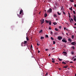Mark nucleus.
Segmentation results:
<instances>
[{
    "label": "nucleus",
    "instance_id": "nucleus-48",
    "mask_svg": "<svg viewBox=\"0 0 76 76\" xmlns=\"http://www.w3.org/2000/svg\"><path fill=\"white\" fill-rule=\"evenodd\" d=\"M45 51H48V49H45Z\"/></svg>",
    "mask_w": 76,
    "mask_h": 76
},
{
    "label": "nucleus",
    "instance_id": "nucleus-23",
    "mask_svg": "<svg viewBox=\"0 0 76 76\" xmlns=\"http://www.w3.org/2000/svg\"><path fill=\"white\" fill-rule=\"evenodd\" d=\"M45 22L46 23H48L49 22L47 20H45Z\"/></svg>",
    "mask_w": 76,
    "mask_h": 76
},
{
    "label": "nucleus",
    "instance_id": "nucleus-36",
    "mask_svg": "<svg viewBox=\"0 0 76 76\" xmlns=\"http://www.w3.org/2000/svg\"><path fill=\"white\" fill-rule=\"evenodd\" d=\"M73 13L75 15L76 14V12H75V11H73Z\"/></svg>",
    "mask_w": 76,
    "mask_h": 76
},
{
    "label": "nucleus",
    "instance_id": "nucleus-29",
    "mask_svg": "<svg viewBox=\"0 0 76 76\" xmlns=\"http://www.w3.org/2000/svg\"><path fill=\"white\" fill-rule=\"evenodd\" d=\"M72 38L73 39L74 38V35H72Z\"/></svg>",
    "mask_w": 76,
    "mask_h": 76
},
{
    "label": "nucleus",
    "instance_id": "nucleus-63",
    "mask_svg": "<svg viewBox=\"0 0 76 76\" xmlns=\"http://www.w3.org/2000/svg\"><path fill=\"white\" fill-rule=\"evenodd\" d=\"M71 67H73V68L74 67H73V66H71Z\"/></svg>",
    "mask_w": 76,
    "mask_h": 76
},
{
    "label": "nucleus",
    "instance_id": "nucleus-3",
    "mask_svg": "<svg viewBox=\"0 0 76 76\" xmlns=\"http://www.w3.org/2000/svg\"><path fill=\"white\" fill-rule=\"evenodd\" d=\"M62 42H65V43H67V41L66 40V39H64L62 40Z\"/></svg>",
    "mask_w": 76,
    "mask_h": 76
},
{
    "label": "nucleus",
    "instance_id": "nucleus-37",
    "mask_svg": "<svg viewBox=\"0 0 76 76\" xmlns=\"http://www.w3.org/2000/svg\"><path fill=\"white\" fill-rule=\"evenodd\" d=\"M51 27H49V29H50V30H51Z\"/></svg>",
    "mask_w": 76,
    "mask_h": 76
},
{
    "label": "nucleus",
    "instance_id": "nucleus-51",
    "mask_svg": "<svg viewBox=\"0 0 76 76\" xmlns=\"http://www.w3.org/2000/svg\"><path fill=\"white\" fill-rule=\"evenodd\" d=\"M58 69H59V70H61V68H58Z\"/></svg>",
    "mask_w": 76,
    "mask_h": 76
},
{
    "label": "nucleus",
    "instance_id": "nucleus-22",
    "mask_svg": "<svg viewBox=\"0 0 76 76\" xmlns=\"http://www.w3.org/2000/svg\"><path fill=\"white\" fill-rule=\"evenodd\" d=\"M54 9H55V10H56V9H57V7H56V6H55L54 8Z\"/></svg>",
    "mask_w": 76,
    "mask_h": 76
},
{
    "label": "nucleus",
    "instance_id": "nucleus-21",
    "mask_svg": "<svg viewBox=\"0 0 76 76\" xmlns=\"http://www.w3.org/2000/svg\"><path fill=\"white\" fill-rule=\"evenodd\" d=\"M57 23L56 22L53 23V24H54V25H57Z\"/></svg>",
    "mask_w": 76,
    "mask_h": 76
},
{
    "label": "nucleus",
    "instance_id": "nucleus-16",
    "mask_svg": "<svg viewBox=\"0 0 76 76\" xmlns=\"http://www.w3.org/2000/svg\"><path fill=\"white\" fill-rule=\"evenodd\" d=\"M62 12H63V15H66V13H65V12H64V11H62Z\"/></svg>",
    "mask_w": 76,
    "mask_h": 76
},
{
    "label": "nucleus",
    "instance_id": "nucleus-11",
    "mask_svg": "<svg viewBox=\"0 0 76 76\" xmlns=\"http://www.w3.org/2000/svg\"><path fill=\"white\" fill-rule=\"evenodd\" d=\"M63 54H64L65 55V56L67 55V53H66V52L64 51L63 52Z\"/></svg>",
    "mask_w": 76,
    "mask_h": 76
},
{
    "label": "nucleus",
    "instance_id": "nucleus-45",
    "mask_svg": "<svg viewBox=\"0 0 76 76\" xmlns=\"http://www.w3.org/2000/svg\"><path fill=\"white\" fill-rule=\"evenodd\" d=\"M59 29H61V26H59Z\"/></svg>",
    "mask_w": 76,
    "mask_h": 76
},
{
    "label": "nucleus",
    "instance_id": "nucleus-30",
    "mask_svg": "<svg viewBox=\"0 0 76 76\" xmlns=\"http://www.w3.org/2000/svg\"><path fill=\"white\" fill-rule=\"evenodd\" d=\"M72 49H73L74 50H75V48L74 46L72 47Z\"/></svg>",
    "mask_w": 76,
    "mask_h": 76
},
{
    "label": "nucleus",
    "instance_id": "nucleus-50",
    "mask_svg": "<svg viewBox=\"0 0 76 76\" xmlns=\"http://www.w3.org/2000/svg\"><path fill=\"white\" fill-rule=\"evenodd\" d=\"M40 52V51L39 50L38 51V53H39Z\"/></svg>",
    "mask_w": 76,
    "mask_h": 76
},
{
    "label": "nucleus",
    "instance_id": "nucleus-49",
    "mask_svg": "<svg viewBox=\"0 0 76 76\" xmlns=\"http://www.w3.org/2000/svg\"><path fill=\"white\" fill-rule=\"evenodd\" d=\"M63 7H61V10H63Z\"/></svg>",
    "mask_w": 76,
    "mask_h": 76
},
{
    "label": "nucleus",
    "instance_id": "nucleus-33",
    "mask_svg": "<svg viewBox=\"0 0 76 76\" xmlns=\"http://www.w3.org/2000/svg\"><path fill=\"white\" fill-rule=\"evenodd\" d=\"M23 42L21 43V45L22 46V47H23Z\"/></svg>",
    "mask_w": 76,
    "mask_h": 76
},
{
    "label": "nucleus",
    "instance_id": "nucleus-40",
    "mask_svg": "<svg viewBox=\"0 0 76 76\" xmlns=\"http://www.w3.org/2000/svg\"><path fill=\"white\" fill-rule=\"evenodd\" d=\"M71 21H73V19L72 18H71Z\"/></svg>",
    "mask_w": 76,
    "mask_h": 76
},
{
    "label": "nucleus",
    "instance_id": "nucleus-53",
    "mask_svg": "<svg viewBox=\"0 0 76 76\" xmlns=\"http://www.w3.org/2000/svg\"><path fill=\"white\" fill-rule=\"evenodd\" d=\"M31 48H32V45H31Z\"/></svg>",
    "mask_w": 76,
    "mask_h": 76
},
{
    "label": "nucleus",
    "instance_id": "nucleus-10",
    "mask_svg": "<svg viewBox=\"0 0 76 76\" xmlns=\"http://www.w3.org/2000/svg\"><path fill=\"white\" fill-rule=\"evenodd\" d=\"M53 16H54V18L57 17V15L56 14H53Z\"/></svg>",
    "mask_w": 76,
    "mask_h": 76
},
{
    "label": "nucleus",
    "instance_id": "nucleus-43",
    "mask_svg": "<svg viewBox=\"0 0 76 76\" xmlns=\"http://www.w3.org/2000/svg\"><path fill=\"white\" fill-rule=\"evenodd\" d=\"M63 3H65V0H63Z\"/></svg>",
    "mask_w": 76,
    "mask_h": 76
},
{
    "label": "nucleus",
    "instance_id": "nucleus-52",
    "mask_svg": "<svg viewBox=\"0 0 76 76\" xmlns=\"http://www.w3.org/2000/svg\"><path fill=\"white\" fill-rule=\"evenodd\" d=\"M74 6H75V7H76V4H75V5H74Z\"/></svg>",
    "mask_w": 76,
    "mask_h": 76
},
{
    "label": "nucleus",
    "instance_id": "nucleus-47",
    "mask_svg": "<svg viewBox=\"0 0 76 76\" xmlns=\"http://www.w3.org/2000/svg\"><path fill=\"white\" fill-rule=\"evenodd\" d=\"M69 63H73V61H71Z\"/></svg>",
    "mask_w": 76,
    "mask_h": 76
},
{
    "label": "nucleus",
    "instance_id": "nucleus-42",
    "mask_svg": "<svg viewBox=\"0 0 76 76\" xmlns=\"http://www.w3.org/2000/svg\"><path fill=\"white\" fill-rule=\"evenodd\" d=\"M54 48H51V50H54Z\"/></svg>",
    "mask_w": 76,
    "mask_h": 76
},
{
    "label": "nucleus",
    "instance_id": "nucleus-15",
    "mask_svg": "<svg viewBox=\"0 0 76 76\" xmlns=\"http://www.w3.org/2000/svg\"><path fill=\"white\" fill-rule=\"evenodd\" d=\"M49 25H51V21H50L49 22Z\"/></svg>",
    "mask_w": 76,
    "mask_h": 76
},
{
    "label": "nucleus",
    "instance_id": "nucleus-64",
    "mask_svg": "<svg viewBox=\"0 0 76 76\" xmlns=\"http://www.w3.org/2000/svg\"><path fill=\"white\" fill-rule=\"evenodd\" d=\"M69 18H71V16H70V15H69Z\"/></svg>",
    "mask_w": 76,
    "mask_h": 76
},
{
    "label": "nucleus",
    "instance_id": "nucleus-19",
    "mask_svg": "<svg viewBox=\"0 0 76 76\" xmlns=\"http://www.w3.org/2000/svg\"><path fill=\"white\" fill-rule=\"evenodd\" d=\"M69 9L72 11L73 10V9H72V7H71V8H69Z\"/></svg>",
    "mask_w": 76,
    "mask_h": 76
},
{
    "label": "nucleus",
    "instance_id": "nucleus-14",
    "mask_svg": "<svg viewBox=\"0 0 76 76\" xmlns=\"http://www.w3.org/2000/svg\"><path fill=\"white\" fill-rule=\"evenodd\" d=\"M22 12H23V10H22L20 11V15H21V13H22Z\"/></svg>",
    "mask_w": 76,
    "mask_h": 76
},
{
    "label": "nucleus",
    "instance_id": "nucleus-60",
    "mask_svg": "<svg viewBox=\"0 0 76 76\" xmlns=\"http://www.w3.org/2000/svg\"><path fill=\"white\" fill-rule=\"evenodd\" d=\"M56 20H58V19H56Z\"/></svg>",
    "mask_w": 76,
    "mask_h": 76
},
{
    "label": "nucleus",
    "instance_id": "nucleus-27",
    "mask_svg": "<svg viewBox=\"0 0 76 76\" xmlns=\"http://www.w3.org/2000/svg\"><path fill=\"white\" fill-rule=\"evenodd\" d=\"M70 1H71V2H72V3H73L74 1H73V0H70Z\"/></svg>",
    "mask_w": 76,
    "mask_h": 76
},
{
    "label": "nucleus",
    "instance_id": "nucleus-58",
    "mask_svg": "<svg viewBox=\"0 0 76 76\" xmlns=\"http://www.w3.org/2000/svg\"><path fill=\"white\" fill-rule=\"evenodd\" d=\"M55 64H58V63H56Z\"/></svg>",
    "mask_w": 76,
    "mask_h": 76
},
{
    "label": "nucleus",
    "instance_id": "nucleus-44",
    "mask_svg": "<svg viewBox=\"0 0 76 76\" xmlns=\"http://www.w3.org/2000/svg\"><path fill=\"white\" fill-rule=\"evenodd\" d=\"M76 58H75L74 59V61H76Z\"/></svg>",
    "mask_w": 76,
    "mask_h": 76
},
{
    "label": "nucleus",
    "instance_id": "nucleus-34",
    "mask_svg": "<svg viewBox=\"0 0 76 76\" xmlns=\"http://www.w3.org/2000/svg\"><path fill=\"white\" fill-rule=\"evenodd\" d=\"M48 73L47 72L45 74L46 76H47L48 75Z\"/></svg>",
    "mask_w": 76,
    "mask_h": 76
},
{
    "label": "nucleus",
    "instance_id": "nucleus-9",
    "mask_svg": "<svg viewBox=\"0 0 76 76\" xmlns=\"http://www.w3.org/2000/svg\"><path fill=\"white\" fill-rule=\"evenodd\" d=\"M52 63H54V61H55V60H54V59L53 58H52Z\"/></svg>",
    "mask_w": 76,
    "mask_h": 76
},
{
    "label": "nucleus",
    "instance_id": "nucleus-32",
    "mask_svg": "<svg viewBox=\"0 0 76 76\" xmlns=\"http://www.w3.org/2000/svg\"><path fill=\"white\" fill-rule=\"evenodd\" d=\"M53 44H56V42H55L54 41H53Z\"/></svg>",
    "mask_w": 76,
    "mask_h": 76
},
{
    "label": "nucleus",
    "instance_id": "nucleus-6",
    "mask_svg": "<svg viewBox=\"0 0 76 76\" xmlns=\"http://www.w3.org/2000/svg\"><path fill=\"white\" fill-rule=\"evenodd\" d=\"M72 45H76V43L75 42H72L71 43Z\"/></svg>",
    "mask_w": 76,
    "mask_h": 76
},
{
    "label": "nucleus",
    "instance_id": "nucleus-57",
    "mask_svg": "<svg viewBox=\"0 0 76 76\" xmlns=\"http://www.w3.org/2000/svg\"><path fill=\"white\" fill-rule=\"evenodd\" d=\"M74 28H75V29H76V26H75V27H74Z\"/></svg>",
    "mask_w": 76,
    "mask_h": 76
},
{
    "label": "nucleus",
    "instance_id": "nucleus-7",
    "mask_svg": "<svg viewBox=\"0 0 76 76\" xmlns=\"http://www.w3.org/2000/svg\"><path fill=\"white\" fill-rule=\"evenodd\" d=\"M41 25H42L43 23H44V19H42L41 21Z\"/></svg>",
    "mask_w": 76,
    "mask_h": 76
},
{
    "label": "nucleus",
    "instance_id": "nucleus-54",
    "mask_svg": "<svg viewBox=\"0 0 76 76\" xmlns=\"http://www.w3.org/2000/svg\"><path fill=\"white\" fill-rule=\"evenodd\" d=\"M64 30H66V28H64Z\"/></svg>",
    "mask_w": 76,
    "mask_h": 76
},
{
    "label": "nucleus",
    "instance_id": "nucleus-1",
    "mask_svg": "<svg viewBox=\"0 0 76 76\" xmlns=\"http://www.w3.org/2000/svg\"><path fill=\"white\" fill-rule=\"evenodd\" d=\"M52 12V9L51 8H50L49 10H48V13H51Z\"/></svg>",
    "mask_w": 76,
    "mask_h": 76
},
{
    "label": "nucleus",
    "instance_id": "nucleus-38",
    "mask_svg": "<svg viewBox=\"0 0 76 76\" xmlns=\"http://www.w3.org/2000/svg\"><path fill=\"white\" fill-rule=\"evenodd\" d=\"M37 44L38 46H39V45H40V44H39L38 43H37Z\"/></svg>",
    "mask_w": 76,
    "mask_h": 76
},
{
    "label": "nucleus",
    "instance_id": "nucleus-59",
    "mask_svg": "<svg viewBox=\"0 0 76 76\" xmlns=\"http://www.w3.org/2000/svg\"><path fill=\"white\" fill-rule=\"evenodd\" d=\"M49 57H50V54L48 55Z\"/></svg>",
    "mask_w": 76,
    "mask_h": 76
},
{
    "label": "nucleus",
    "instance_id": "nucleus-12",
    "mask_svg": "<svg viewBox=\"0 0 76 76\" xmlns=\"http://www.w3.org/2000/svg\"><path fill=\"white\" fill-rule=\"evenodd\" d=\"M26 40H27V41H29V38H28V36H27L26 37Z\"/></svg>",
    "mask_w": 76,
    "mask_h": 76
},
{
    "label": "nucleus",
    "instance_id": "nucleus-20",
    "mask_svg": "<svg viewBox=\"0 0 76 76\" xmlns=\"http://www.w3.org/2000/svg\"><path fill=\"white\" fill-rule=\"evenodd\" d=\"M55 31H58V29H57L56 28H55Z\"/></svg>",
    "mask_w": 76,
    "mask_h": 76
},
{
    "label": "nucleus",
    "instance_id": "nucleus-28",
    "mask_svg": "<svg viewBox=\"0 0 76 76\" xmlns=\"http://www.w3.org/2000/svg\"><path fill=\"white\" fill-rule=\"evenodd\" d=\"M58 60H59V61H61V60H62V59H61L60 58H58Z\"/></svg>",
    "mask_w": 76,
    "mask_h": 76
},
{
    "label": "nucleus",
    "instance_id": "nucleus-5",
    "mask_svg": "<svg viewBox=\"0 0 76 76\" xmlns=\"http://www.w3.org/2000/svg\"><path fill=\"white\" fill-rule=\"evenodd\" d=\"M58 38L59 40H61L62 39V37L59 36L58 37Z\"/></svg>",
    "mask_w": 76,
    "mask_h": 76
},
{
    "label": "nucleus",
    "instance_id": "nucleus-8",
    "mask_svg": "<svg viewBox=\"0 0 76 76\" xmlns=\"http://www.w3.org/2000/svg\"><path fill=\"white\" fill-rule=\"evenodd\" d=\"M68 41H69L70 42H72V40L71 38H69L68 39Z\"/></svg>",
    "mask_w": 76,
    "mask_h": 76
},
{
    "label": "nucleus",
    "instance_id": "nucleus-35",
    "mask_svg": "<svg viewBox=\"0 0 76 76\" xmlns=\"http://www.w3.org/2000/svg\"><path fill=\"white\" fill-rule=\"evenodd\" d=\"M50 38L51 39H52V40H53L54 39V38H53V37H51Z\"/></svg>",
    "mask_w": 76,
    "mask_h": 76
},
{
    "label": "nucleus",
    "instance_id": "nucleus-4",
    "mask_svg": "<svg viewBox=\"0 0 76 76\" xmlns=\"http://www.w3.org/2000/svg\"><path fill=\"white\" fill-rule=\"evenodd\" d=\"M23 44H24V45H26L27 44H28V42H27V41H24V42H23Z\"/></svg>",
    "mask_w": 76,
    "mask_h": 76
},
{
    "label": "nucleus",
    "instance_id": "nucleus-18",
    "mask_svg": "<svg viewBox=\"0 0 76 76\" xmlns=\"http://www.w3.org/2000/svg\"><path fill=\"white\" fill-rule=\"evenodd\" d=\"M45 18H46V16H47V14L46 13L44 15Z\"/></svg>",
    "mask_w": 76,
    "mask_h": 76
},
{
    "label": "nucleus",
    "instance_id": "nucleus-56",
    "mask_svg": "<svg viewBox=\"0 0 76 76\" xmlns=\"http://www.w3.org/2000/svg\"><path fill=\"white\" fill-rule=\"evenodd\" d=\"M69 20H70V22H71V23H72V22L71 21V20L70 19H69Z\"/></svg>",
    "mask_w": 76,
    "mask_h": 76
},
{
    "label": "nucleus",
    "instance_id": "nucleus-2",
    "mask_svg": "<svg viewBox=\"0 0 76 76\" xmlns=\"http://www.w3.org/2000/svg\"><path fill=\"white\" fill-rule=\"evenodd\" d=\"M73 20H74L75 22H76V16H75V15H74Z\"/></svg>",
    "mask_w": 76,
    "mask_h": 76
},
{
    "label": "nucleus",
    "instance_id": "nucleus-55",
    "mask_svg": "<svg viewBox=\"0 0 76 76\" xmlns=\"http://www.w3.org/2000/svg\"><path fill=\"white\" fill-rule=\"evenodd\" d=\"M74 25H75V26H76V23H75L74 24Z\"/></svg>",
    "mask_w": 76,
    "mask_h": 76
},
{
    "label": "nucleus",
    "instance_id": "nucleus-24",
    "mask_svg": "<svg viewBox=\"0 0 76 76\" xmlns=\"http://www.w3.org/2000/svg\"><path fill=\"white\" fill-rule=\"evenodd\" d=\"M42 32V30H40L39 31V33H41V32Z\"/></svg>",
    "mask_w": 76,
    "mask_h": 76
},
{
    "label": "nucleus",
    "instance_id": "nucleus-39",
    "mask_svg": "<svg viewBox=\"0 0 76 76\" xmlns=\"http://www.w3.org/2000/svg\"><path fill=\"white\" fill-rule=\"evenodd\" d=\"M18 17H19V18H20V15H18Z\"/></svg>",
    "mask_w": 76,
    "mask_h": 76
},
{
    "label": "nucleus",
    "instance_id": "nucleus-46",
    "mask_svg": "<svg viewBox=\"0 0 76 76\" xmlns=\"http://www.w3.org/2000/svg\"><path fill=\"white\" fill-rule=\"evenodd\" d=\"M50 34H53V32L52 31H50Z\"/></svg>",
    "mask_w": 76,
    "mask_h": 76
},
{
    "label": "nucleus",
    "instance_id": "nucleus-17",
    "mask_svg": "<svg viewBox=\"0 0 76 76\" xmlns=\"http://www.w3.org/2000/svg\"><path fill=\"white\" fill-rule=\"evenodd\" d=\"M68 67V66H63V68H67Z\"/></svg>",
    "mask_w": 76,
    "mask_h": 76
},
{
    "label": "nucleus",
    "instance_id": "nucleus-31",
    "mask_svg": "<svg viewBox=\"0 0 76 76\" xmlns=\"http://www.w3.org/2000/svg\"><path fill=\"white\" fill-rule=\"evenodd\" d=\"M45 37L46 38H48V35H46Z\"/></svg>",
    "mask_w": 76,
    "mask_h": 76
},
{
    "label": "nucleus",
    "instance_id": "nucleus-25",
    "mask_svg": "<svg viewBox=\"0 0 76 76\" xmlns=\"http://www.w3.org/2000/svg\"><path fill=\"white\" fill-rule=\"evenodd\" d=\"M62 64H66V63H65L64 62V61H63L62 62Z\"/></svg>",
    "mask_w": 76,
    "mask_h": 76
},
{
    "label": "nucleus",
    "instance_id": "nucleus-26",
    "mask_svg": "<svg viewBox=\"0 0 76 76\" xmlns=\"http://www.w3.org/2000/svg\"><path fill=\"white\" fill-rule=\"evenodd\" d=\"M57 13L58 15H61V13H59V12H57Z\"/></svg>",
    "mask_w": 76,
    "mask_h": 76
},
{
    "label": "nucleus",
    "instance_id": "nucleus-61",
    "mask_svg": "<svg viewBox=\"0 0 76 76\" xmlns=\"http://www.w3.org/2000/svg\"><path fill=\"white\" fill-rule=\"evenodd\" d=\"M66 35H67V36H69L68 35V34H67V33H66Z\"/></svg>",
    "mask_w": 76,
    "mask_h": 76
},
{
    "label": "nucleus",
    "instance_id": "nucleus-62",
    "mask_svg": "<svg viewBox=\"0 0 76 76\" xmlns=\"http://www.w3.org/2000/svg\"><path fill=\"white\" fill-rule=\"evenodd\" d=\"M68 14L69 15H70V13L69 12H68Z\"/></svg>",
    "mask_w": 76,
    "mask_h": 76
},
{
    "label": "nucleus",
    "instance_id": "nucleus-41",
    "mask_svg": "<svg viewBox=\"0 0 76 76\" xmlns=\"http://www.w3.org/2000/svg\"><path fill=\"white\" fill-rule=\"evenodd\" d=\"M71 54H74V53H73V52H71Z\"/></svg>",
    "mask_w": 76,
    "mask_h": 76
},
{
    "label": "nucleus",
    "instance_id": "nucleus-13",
    "mask_svg": "<svg viewBox=\"0 0 76 76\" xmlns=\"http://www.w3.org/2000/svg\"><path fill=\"white\" fill-rule=\"evenodd\" d=\"M40 39H44V37H40Z\"/></svg>",
    "mask_w": 76,
    "mask_h": 76
}]
</instances>
